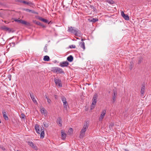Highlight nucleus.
Listing matches in <instances>:
<instances>
[{"label": "nucleus", "mask_w": 151, "mask_h": 151, "mask_svg": "<svg viewBox=\"0 0 151 151\" xmlns=\"http://www.w3.org/2000/svg\"><path fill=\"white\" fill-rule=\"evenodd\" d=\"M34 22L36 24H37L38 25L40 26V25H41V23L40 22H39L36 21H35Z\"/></svg>", "instance_id": "nucleus-36"}, {"label": "nucleus", "mask_w": 151, "mask_h": 151, "mask_svg": "<svg viewBox=\"0 0 151 151\" xmlns=\"http://www.w3.org/2000/svg\"><path fill=\"white\" fill-rule=\"evenodd\" d=\"M23 20L21 19V20H19V22L22 23V21Z\"/></svg>", "instance_id": "nucleus-51"}, {"label": "nucleus", "mask_w": 151, "mask_h": 151, "mask_svg": "<svg viewBox=\"0 0 151 151\" xmlns=\"http://www.w3.org/2000/svg\"><path fill=\"white\" fill-rule=\"evenodd\" d=\"M98 98V95L97 93H95L94 94L93 97V99H95V100H97Z\"/></svg>", "instance_id": "nucleus-32"}, {"label": "nucleus", "mask_w": 151, "mask_h": 151, "mask_svg": "<svg viewBox=\"0 0 151 151\" xmlns=\"http://www.w3.org/2000/svg\"><path fill=\"white\" fill-rule=\"evenodd\" d=\"M85 40V38H82L81 41H82V42L80 44L81 47L84 50L85 49V43L83 41Z\"/></svg>", "instance_id": "nucleus-10"}, {"label": "nucleus", "mask_w": 151, "mask_h": 151, "mask_svg": "<svg viewBox=\"0 0 151 151\" xmlns=\"http://www.w3.org/2000/svg\"><path fill=\"white\" fill-rule=\"evenodd\" d=\"M28 144L30 147H32L34 149L37 150V148L36 146L34 145L33 143L32 142H28Z\"/></svg>", "instance_id": "nucleus-5"}, {"label": "nucleus", "mask_w": 151, "mask_h": 151, "mask_svg": "<svg viewBox=\"0 0 151 151\" xmlns=\"http://www.w3.org/2000/svg\"><path fill=\"white\" fill-rule=\"evenodd\" d=\"M62 119L60 117H59L57 119V123L59 124L60 127L62 126Z\"/></svg>", "instance_id": "nucleus-15"}, {"label": "nucleus", "mask_w": 151, "mask_h": 151, "mask_svg": "<svg viewBox=\"0 0 151 151\" xmlns=\"http://www.w3.org/2000/svg\"><path fill=\"white\" fill-rule=\"evenodd\" d=\"M61 137L63 139H65L66 137V134L64 133L63 130L61 131Z\"/></svg>", "instance_id": "nucleus-16"}, {"label": "nucleus", "mask_w": 151, "mask_h": 151, "mask_svg": "<svg viewBox=\"0 0 151 151\" xmlns=\"http://www.w3.org/2000/svg\"><path fill=\"white\" fill-rule=\"evenodd\" d=\"M0 148L2 150H5V147H4L3 146H0Z\"/></svg>", "instance_id": "nucleus-44"}, {"label": "nucleus", "mask_w": 151, "mask_h": 151, "mask_svg": "<svg viewBox=\"0 0 151 151\" xmlns=\"http://www.w3.org/2000/svg\"><path fill=\"white\" fill-rule=\"evenodd\" d=\"M67 59L69 62H71L73 60V58L72 55H70L67 57Z\"/></svg>", "instance_id": "nucleus-14"}, {"label": "nucleus", "mask_w": 151, "mask_h": 151, "mask_svg": "<svg viewBox=\"0 0 151 151\" xmlns=\"http://www.w3.org/2000/svg\"><path fill=\"white\" fill-rule=\"evenodd\" d=\"M93 104L96 105V100L95 99H92V102Z\"/></svg>", "instance_id": "nucleus-34"}, {"label": "nucleus", "mask_w": 151, "mask_h": 151, "mask_svg": "<svg viewBox=\"0 0 151 151\" xmlns=\"http://www.w3.org/2000/svg\"><path fill=\"white\" fill-rule=\"evenodd\" d=\"M35 129L37 133L39 134H40V127L39 125L36 124L35 125Z\"/></svg>", "instance_id": "nucleus-8"}, {"label": "nucleus", "mask_w": 151, "mask_h": 151, "mask_svg": "<svg viewBox=\"0 0 151 151\" xmlns=\"http://www.w3.org/2000/svg\"><path fill=\"white\" fill-rule=\"evenodd\" d=\"M88 123H89L88 121H86L84 122L83 128L80 133V138H83L84 137L85 132L88 128L89 126Z\"/></svg>", "instance_id": "nucleus-2"}, {"label": "nucleus", "mask_w": 151, "mask_h": 151, "mask_svg": "<svg viewBox=\"0 0 151 151\" xmlns=\"http://www.w3.org/2000/svg\"><path fill=\"white\" fill-rule=\"evenodd\" d=\"M117 91L115 89H114L112 91V94L111 101L114 103L116 100L117 96Z\"/></svg>", "instance_id": "nucleus-3"}, {"label": "nucleus", "mask_w": 151, "mask_h": 151, "mask_svg": "<svg viewBox=\"0 0 151 151\" xmlns=\"http://www.w3.org/2000/svg\"><path fill=\"white\" fill-rule=\"evenodd\" d=\"M40 26L42 27L43 28H45V25L42 24L41 23V25H40Z\"/></svg>", "instance_id": "nucleus-49"}, {"label": "nucleus", "mask_w": 151, "mask_h": 151, "mask_svg": "<svg viewBox=\"0 0 151 151\" xmlns=\"http://www.w3.org/2000/svg\"><path fill=\"white\" fill-rule=\"evenodd\" d=\"M3 115H4V114H6V112L4 110L2 112Z\"/></svg>", "instance_id": "nucleus-48"}, {"label": "nucleus", "mask_w": 151, "mask_h": 151, "mask_svg": "<svg viewBox=\"0 0 151 151\" xmlns=\"http://www.w3.org/2000/svg\"><path fill=\"white\" fill-rule=\"evenodd\" d=\"M126 20H129V17L127 15H125L123 17Z\"/></svg>", "instance_id": "nucleus-29"}, {"label": "nucleus", "mask_w": 151, "mask_h": 151, "mask_svg": "<svg viewBox=\"0 0 151 151\" xmlns=\"http://www.w3.org/2000/svg\"><path fill=\"white\" fill-rule=\"evenodd\" d=\"M61 99L63 101V103L66 102V99L63 96L61 97Z\"/></svg>", "instance_id": "nucleus-24"}, {"label": "nucleus", "mask_w": 151, "mask_h": 151, "mask_svg": "<svg viewBox=\"0 0 151 151\" xmlns=\"http://www.w3.org/2000/svg\"><path fill=\"white\" fill-rule=\"evenodd\" d=\"M57 67H53L52 68V71L54 73H57Z\"/></svg>", "instance_id": "nucleus-21"}, {"label": "nucleus", "mask_w": 151, "mask_h": 151, "mask_svg": "<svg viewBox=\"0 0 151 151\" xmlns=\"http://www.w3.org/2000/svg\"><path fill=\"white\" fill-rule=\"evenodd\" d=\"M43 124L44 127H47L49 126V124L46 122H43Z\"/></svg>", "instance_id": "nucleus-30"}, {"label": "nucleus", "mask_w": 151, "mask_h": 151, "mask_svg": "<svg viewBox=\"0 0 151 151\" xmlns=\"http://www.w3.org/2000/svg\"><path fill=\"white\" fill-rule=\"evenodd\" d=\"M29 94H30V96L33 102L35 103H36L37 104V101L36 100L35 98V97H34V95H33V93L31 94V93H29Z\"/></svg>", "instance_id": "nucleus-11"}, {"label": "nucleus", "mask_w": 151, "mask_h": 151, "mask_svg": "<svg viewBox=\"0 0 151 151\" xmlns=\"http://www.w3.org/2000/svg\"><path fill=\"white\" fill-rule=\"evenodd\" d=\"M109 2L111 4H113L114 3V2L113 1H112V0H110L109 1Z\"/></svg>", "instance_id": "nucleus-47"}, {"label": "nucleus", "mask_w": 151, "mask_h": 151, "mask_svg": "<svg viewBox=\"0 0 151 151\" xmlns=\"http://www.w3.org/2000/svg\"><path fill=\"white\" fill-rule=\"evenodd\" d=\"M134 63L132 61H131V62H130L129 69H130V70H131L132 69V68L134 66Z\"/></svg>", "instance_id": "nucleus-19"}, {"label": "nucleus", "mask_w": 151, "mask_h": 151, "mask_svg": "<svg viewBox=\"0 0 151 151\" xmlns=\"http://www.w3.org/2000/svg\"><path fill=\"white\" fill-rule=\"evenodd\" d=\"M14 20L15 21L17 22H18L19 21V20H18V19H15Z\"/></svg>", "instance_id": "nucleus-50"}, {"label": "nucleus", "mask_w": 151, "mask_h": 151, "mask_svg": "<svg viewBox=\"0 0 151 151\" xmlns=\"http://www.w3.org/2000/svg\"><path fill=\"white\" fill-rule=\"evenodd\" d=\"M76 47V46L74 45H72L69 46V47L70 48H75Z\"/></svg>", "instance_id": "nucleus-39"}, {"label": "nucleus", "mask_w": 151, "mask_h": 151, "mask_svg": "<svg viewBox=\"0 0 151 151\" xmlns=\"http://www.w3.org/2000/svg\"><path fill=\"white\" fill-rule=\"evenodd\" d=\"M25 117V116L24 114H22L21 115L20 117L22 119H24Z\"/></svg>", "instance_id": "nucleus-38"}, {"label": "nucleus", "mask_w": 151, "mask_h": 151, "mask_svg": "<svg viewBox=\"0 0 151 151\" xmlns=\"http://www.w3.org/2000/svg\"><path fill=\"white\" fill-rule=\"evenodd\" d=\"M44 50L45 52H48V50L47 49V45H46L44 47Z\"/></svg>", "instance_id": "nucleus-31"}, {"label": "nucleus", "mask_w": 151, "mask_h": 151, "mask_svg": "<svg viewBox=\"0 0 151 151\" xmlns=\"http://www.w3.org/2000/svg\"><path fill=\"white\" fill-rule=\"evenodd\" d=\"M121 14L122 17H123L125 15V14H124V12L123 11L121 12Z\"/></svg>", "instance_id": "nucleus-45"}, {"label": "nucleus", "mask_w": 151, "mask_h": 151, "mask_svg": "<svg viewBox=\"0 0 151 151\" xmlns=\"http://www.w3.org/2000/svg\"><path fill=\"white\" fill-rule=\"evenodd\" d=\"M3 116L5 120L8 119V117L6 114H4V115H3Z\"/></svg>", "instance_id": "nucleus-33"}, {"label": "nucleus", "mask_w": 151, "mask_h": 151, "mask_svg": "<svg viewBox=\"0 0 151 151\" xmlns=\"http://www.w3.org/2000/svg\"><path fill=\"white\" fill-rule=\"evenodd\" d=\"M37 18L39 20H40L42 21L43 22L45 23H48V24H49V23H50V22H49V21L47 20L46 19H44L41 17L38 16Z\"/></svg>", "instance_id": "nucleus-6"}, {"label": "nucleus", "mask_w": 151, "mask_h": 151, "mask_svg": "<svg viewBox=\"0 0 151 151\" xmlns=\"http://www.w3.org/2000/svg\"><path fill=\"white\" fill-rule=\"evenodd\" d=\"M43 131H44V129L43 127H41V131L40 132H42Z\"/></svg>", "instance_id": "nucleus-46"}, {"label": "nucleus", "mask_w": 151, "mask_h": 151, "mask_svg": "<svg viewBox=\"0 0 151 151\" xmlns=\"http://www.w3.org/2000/svg\"><path fill=\"white\" fill-rule=\"evenodd\" d=\"M12 44L13 45V46H14L15 45V43H14V42H12Z\"/></svg>", "instance_id": "nucleus-53"}, {"label": "nucleus", "mask_w": 151, "mask_h": 151, "mask_svg": "<svg viewBox=\"0 0 151 151\" xmlns=\"http://www.w3.org/2000/svg\"><path fill=\"white\" fill-rule=\"evenodd\" d=\"M45 97L46 99H47V102L49 104H50L51 102V100L48 97L47 95H45Z\"/></svg>", "instance_id": "nucleus-23"}, {"label": "nucleus", "mask_w": 151, "mask_h": 151, "mask_svg": "<svg viewBox=\"0 0 151 151\" xmlns=\"http://www.w3.org/2000/svg\"><path fill=\"white\" fill-rule=\"evenodd\" d=\"M95 104H93V103H92L91 105V110H92L94 109V108L95 107Z\"/></svg>", "instance_id": "nucleus-37"}, {"label": "nucleus", "mask_w": 151, "mask_h": 151, "mask_svg": "<svg viewBox=\"0 0 151 151\" xmlns=\"http://www.w3.org/2000/svg\"><path fill=\"white\" fill-rule=\"evenodd\" d=\"M77 39H79V38H77Z\"/></svg>", "instance_id": "nucleus-56"}, {"label": "nucleus", "mask_w": 151, "mask_h": 151, "mask_svg": "<svg viewBox=\"0 0 151 151\" xmlns=\"http://www.w3.org/2000/svg\"><path fill=\"white\" fill-rule=\"evenodd\" d=\"M68 31L69 32L73 34L77 37H81L82 35L81 32L78 29L74 27H68Z\"/></svg>", "instance_id": "nucleus-1"}, {"label": "nucleus", "mask_w": 151, "mask_h": 151, "mask_svg": "<svg viewBox=\"0 0 151 151\" xmlns=\"http://www.w3.org/2000/svg\"><path fill=\"white\" fill-rule=\"evenodd\" d=\"M68 64L69 63L67 61L61 62L60 63V65L62 67H67Z\"/></svg>", "instance_id": "nucleus-7"}, {"label": "nucleus", "mask_w": 151, "mask_h": 151, "mask_svg": "<svg viewBox=\"0 0 151 151\" xmlns=\"http://www.w3.org/2000/svg\"><path fill=\"white\" fill-rule=\"evenodd\" d=\"M40 137L42 138H43L45 136V133L44 131H42L40 132Z\"/></svg>", "instance_id": "nucleus-27"}, {"label": "nucleus", "mask_w": 151, "mask_h": 151, "mask_svg": "<svg viewBox=\"0 0 151 151\" xmlns=\"http://www.w3.org/2000/svg\"><path fill=\"white\" fill-rule=\"evenodd\" d=\"M24 11H25L26 12H31L32 13L35 14H37V12H36L35 11H34L33 10H30V9H24Z\"/></svg>", "instance_id": "nucleus-12"}, {"label": "nucleus", "mask_w": 151, "mask_h": 151, "mask_svg": "<svg viewBox=\"0 0 151 151\" xmlns=\"http://www.w3.org/2000/svg\"><path fill=\"white\" fill-rule=\"evenodd\" d=\"M63 107L66 110H67V107L68 106V104L67 101L63 103Z\"/></svg>", "instance_id": "nucleus-20"}, {"label": "nucleus", "mask_w": 151, "mask_h": 151, "mask_svg": "<svg viewBox=\"0 0 151 151\" xmlns=\"http://www.w3.org/2000/svg\"><path fill=\"white\" fill-rule=\"evenodd\" d=\"M142 59H143L142 57H139L138 60V64H140L141 63Z\"/></svg>", "instance_id": "nucleus-26"}, {"label": "nucleus", "mask_w": 151, "mask_h": 151, "mask_svg": "<svg viewBox=\"0 0 151 151\" xmlns=\"http://www.w3.org/2000/svg\"><path fill=\"white\" fill-rule=\"evenodd\" d=\"M50 59L49 56L47 55L45 56L43 58V60L45 61H49L50 60Z\"/></svg>", "instance_id": "nucleus-18"}, {"label": "nucleus", "mask_w": 151, "mask_h": 151, "mask_svg": "<svg viewBox=\"0 0 151 151\" xmlns=\"http://www.w3.org/2000/svg\"><path fill=\"white\" fill-rule=\"evenodd\" d=\"M22 24H24L27 25H29L30 24L29 23L27 22L26 21L23 20L22 21Z\"/></svg>", "instance_id": "nucleus-22"}, {"label": "nucleus", "mask_w": 151, "mask_h": 151, "mask_svg": "<svg viewBox=\"0 0 151 151\" xmlns=\"http://www.w3.org/2000/svg\"><path fill=\"white\" fill-rule=\"evenodd\" d=\"M3 29L7 31H10V29L9 28L5 26L3 27Z\"/></svg>", "instance_id": "nucleus-35"}, {"label": "nucleus", "mask_w": 151, "mask_h": 151, "mask_svg": "<svg viewBox=\"0 0 151 151\" xmlns=\"http://www.w3.org/2000/svg\"><path fill=\"white\" fill-rule=\"evenodd\" d=\"M12 76L11 75L9 74L8 75V77L9 79V81L11 80V78Z\"/></svg>", "instance_id": "nucleus-42"}, {"label": "nucleus", "mask_w": 151, "mask_h": 151, "mask_svg": "<svg viewBox=\"0 0 151 151\" xmlns=\"http://www.w3.org/2000/svg\"><path fill=\"white\" fill-rule=\"evenodd\" d=\"M106 113V110H104L103 111L99 118V120H102L104 118Z\"/></svg>", "instance_id": "nucleus-9"}, {"label": "nucleus", "mask_w": 151, "mask_h": 151, "mask_svg": "<svg viewBox=\"0 0 151 151\" xmlns=\"http://www.w3.org/2000/svg\"><path fill=\"white\" fill-rule=\"evenodd\" d=\"M90 7L93 9L94 11H95L96 9V8L93 6L91 5L90 6Z\"/></svg>", "instance_id": "nucleus-41"}, {"label": "nucleus", "mask_w": 151, "mask_h": 151, "mask_svg": "<svg viewBox=\"0 0 151 151\" xmlns=\"http://www.w3.org/2000/svg\"><path fill=\"white\" fill-rule=\"evenodd\" d=\"M114 126V124L113 123H111L109 125V127L110 128H112Z\"/></svg>", "instance_id": "nucleus-43"}, {"label": "nucleus", "mask_w": 151, "mask_h": 151, "mask_svg": "<svg viewBox=\"0 0 151 151\" xmlns=\"http://www.w3.org/2000/svg\"><path fill=\"white\" fill-rule=\"evenodd\" d=\"M90 20L91 22H95L97 21L98 20V19L97 18H92Z\"/></svg>", "instance_id": "nucleus-28"}, {"label": "nucleus", "mask_w": 151, "mask_h": 151, "mask_svg": "<svg viewBox=\"0 0 151 151\" xmlns=\"http://www.w3.org/2000/svg\"><path fill=\"white\" fill-rule=\"evenodd\" d=\"M57 69V73L58 72L60 73H64V71L61 68L58 67Z\"/></svg>", "instance_id": "nucleus-17"}, {"label": "nucleus", "mask_w": 151, "mask_h": 151, "mask_svg": "<svg viewBox=\"0 0 151 151\" xmlns=\"http://www.w3.org/2000/svg\"><path fill=\"white\" fill-rule=\"evenodd\" d=\"M41 111L42 113L45 114L46 112V110L44 108L42 107L41 108Z\"/></svg>", "instance_id": "nucleus-25"}, {"label": "nucleus", "mask_w": 151, "mask_h": 151, "mask_svg": "<svg viewBox=\"0 0 151 151\" xmlns=\"http://www.w3.org/2000/svg\"><path fill=\"white\" fill-rule=\"evenodd\" d=\"M17 151H20L19 150H17Z\"/></svg>", "instance_id": "nucleus-55"}, {"label": "nucleus", "mask_w": 151, "mask_h": 151, "mask_svg": "<svg viewBox=\"0 0 151 151\" xmlns=\"http://www.w3.org/2000/svg\"><path fill=\"white\" fill-rule=\"evenodd\" d=\"M145 86H142L141 88V96H143L145 93Z\"/></svg>", "instance_id": "nucleus-13"}, {"label": "nucleus", "mask_w": 151, "mask_h": 151, "mask_svg": "<svg viewBox=\"0 0 151 151\" xmlns=\"http://www.w3.org/2000/svg\"><path fill=\"white\" fill-rule=\"evenodd\" d=\"M54 82L56 85H58L59 87H61L62 85L61 83V81L59 79H54Z\"/></svg>", "instance_id": "nucleus-4"}, {"label": "nucleus", "mask_w": 151, "mask_h": 151, "mask_svg": "<svg viewBox=\"0 0 151 151\" xmlns=\"http://www.w3.org/2000/svg\"><path fill=\"white\" fill-rule=\"evenodd\" d=\"M1 40H3V38H1Z\"/></svg>", "instance_id": "nucleus-54"}, {"label": "nucleus", "mask_w": 151, "mask_h": 151, "mask_svg": "<svg viewBox=\"0 0 151 151\" xmlns=\"http://www.w3.org/2000/svg\"><path fill=\"white\" fill-rule=\"evenodd\" d=\"M69 131H70V132H72L73 131V129L72 128H70L69 130Z\"/></svg>", "instance_id": "nucleus-52"}, {"label": "nucleus", "mask_w": 151, "mask_h": 151, "mask_svg": "<svg viewBox=\"0 0 151 151\" xmlns=\"http://www.w3.org/2000/svg\"><path fill=\"white\" fill-rule=\"evenodd\" d=\"M22 2L24 4H27V5H28L29 4V3L28 2L25 1H22Z\"/></svg>", "instance_id": "nucleus-40"}]
</instances>
